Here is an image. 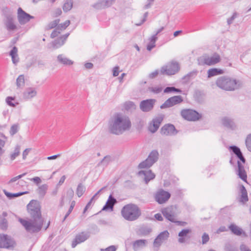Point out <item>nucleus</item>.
I'll return each mask as SVG.
<instances>
[{
  "mask_svg": "<svg viewBox=\"0 0 251 251\" xmlns=\"http://www.w3.org/2000/svg\"><path fill=\"white\" fill-rule=\"evenodd\" d=\"M27 210L31 218L30 221L22 218H19V221L27 231L30 233L39 232L44 223L39 202L36 200H31L27 205Z\"/></svg>",
  "mask_w": 251,
  "mask_h": 251,
  "instance_id": "1",
  "label": "nucleus"
},
{
  "mask_svg": "<svg viewBox=\"0 0 251 251\" xmlns=\"http://www.w3.org/2000/svg\"><path fill=\"white\" fill-rule=\"evenodd\" d=\"M131 127V122L128 117L121 113H116L108 123V130L110 133L119 135L128 130Z\"/></svg>",
  "mask_w": 251,
  "mask_h": 251,
  "instance_id": "2",
  "label": "nucleus"
},
{
  "mask_svg": "<svg viewBox=\"0 0 251 251\" xmlns=\"http://www.w3.org/2000/svg\"><path fill=\"white\" fill-rule=\"evenodd\" d=\"M216 85L226 91H234L240 87V82L236 79L227 76L218 77L216 81Z\"/></svg>",
  "mask_w": 251,
  "mask_h": 251,
  "instance_id": "3",
  "label": "nucleus"
},
{
  "mask_svg": "<svg viewBox=\"0 0 251 251\" xmlns=\"http://www.w3.org/2000/svg\"><path fill=\"white\" fill-rule=\"evenodd\" d=\"M121 213L122 217L128 221H135L141 215V211L139 207L133 203L125 205L122 208Z\"/></svg>",
  "mask_w": 251,
  "mask_h": 251,
  "instance_id": "4",
  "label": "nucleus"
},
{
  "mask_svg": "<svg viewBox=\"0 0 251 251\" xmlns=\"http://www.w3.org/2000/svg\"><path fill=\"white\" fill-rule=\"evenodd\" d=\"M159 152L156 150H152L149 154L146 160L138 165L139 169L149 168L151 167L159 159Z\"/></svg>",
  "mask_w": 251,
  "mask_h": 251,
  "instance_id": "5",
  "label": "nucleus"
},
{
  "mask_svg": "<svg viewBox=\"0 0 251 251\" xmlns=\"http://www.w3.org/2000/svg\"><path fill=\"white\" fill-rule=\"evenodd\" d=\"M16 246V242L11 236L0 234V248L14 250Z\"/></svg>",
  "mask_w": 251,
  "mask_h": 251,
  "instance_id": "6",
  "label": "nucleus"
},
{
  "mask_svg": "<svg viewBox=\"0 0 251 251\" xmlns=\"http://www.w3.org/2000/svg\"><path fill=\"white\" fill-rule=\"evenodd\" d=\"M180 115L183 118L189 121H196L201 118V114L196 110L191 109L182 110Z\"/></svg>",
  "mask_w": 251,
  "mask_h": 251,
  "instance_id": "7",
  "label": "nucleus"
},
{
  "mask_svg": "<svg viewBox=\"0 0 251 251\" xmlns=\"http://www.w3.org/2000/svg\"><path fill=\"white\" fill-rule=\"evenodd\" d=\"M179 70V64L176 62H173L166 66H163L161 68V74L167 75H175Z\"/></svg>",
  "mask_w": 251,
  "mask_h": 251,
  "instance_id": "8",
  "label": "nucleus"
},
{
  "mask_svg": "<svg viewBox=\"0 0 251 251\" xmlns=\"http://www.w3.org/2000/svg\"><path fill=\"white\" fill-rule=\"evenodd\" d=\"M183 101L181 96H175L167 99L161 106V109L171 107L175 105L179 104Z\"/></svg>",
  "mask_w": 251,
  "mask_h": 251,
  "instance_id": "9",
  "label": "nucleus"
},
{
  "mask_svg": "<svg viewBox=\"0 0 251 251\" xmlns=\"http://www.w3.org/2000/svg\"><path fill=\"white\" fill-rule=\"evenodd\" d=\"M17 18L19 24L21 25H24L33 19L34 17L27 13L25 12L22 8L19 7L18 9Z\"/></svg>",
  "mask_w": 251,
  "mask_h": 251,
  "instance_id": "10",
  "label": "nucleus"
},
{
  "mask_svg": "<svg viewBox=\"0 0 251 251\" xmlns=\"http://www.w3.org/2000/svg\"><path fill=\"white\" fill-rule=\"evenodd\" d=\"M90 232L82 231L76 235L75 239L73 240L71 244L72 248H75L77 244L85 242L90 237Z\"/></svg>",
  "mask_w": 251,
  "mask_h": 251,
  "instance_id": "11",
  "label": "nucleus"
},
{
  "mask_svg": "<svg viewBox=\"0 0 251 251\" xmlns=\"http://www.w3.org/2000/svg\"><path fill=\"white\" fill-rule=\"evenodd\" d=\"M155 101L156 100L152 99L143 100L140 103V108L143 112H149L153 108Z\"/></svg>",
  "mask_w": 251,
  "mask_h": 251,
  "instance_id": "12",
  "label": "nucleus"
},
{
  "mask_svg": "<svg viewBox=\"0 0 251 251\" xmlns=\"http://www.w3.org/2000/svg\"><path fill=\"white\" fill-rule=\"evenodd\" d=\"M170 197L171 194L170 193L165 191L163 189H160L156 193L155 199L158 203L162 204L167 201Z\"/></svg>",
  "mask_w": 251,
  "mask_h": 251,
  "instance_id": "13",
  "label": "nucleus"
},
{
  "mask_svg": "<svg viewBox=\"0 0 251 251\" xmlns=\"http://www.w3.org/2000/svg\"><path fill=\"white\" fill-rule=\"evenodd\" d=\"M169 237V233L167 230H164L160 233L154 240V247L159 248L163 242L167 240Z\"/></svg>",
  "mask_w": 251,
  "mask_h": 251,
  "instance_id": "14",
  "label": "nucleus"
},
{
  "mask_svg": "<svg viewBox=\"0 0 251 251\" xmlns=\"http://www.w3.org/2000/svg\"><path fill=\"white\" fill-rule=\"evenodd\" d=\"M202 65H207L211 66L219 63L221 60L220 56L217 53H215L213 56L211 57L205 56L202 59Z\"/></svg>",
  "mask_w": 251,
  "mask_h": 251,
  "instance_id": "15",
  "label": "nucleus"
},
{
  "mask_svg": "<svg viewBox=\"0 0 251 251\" xmlns=\"http://www.w3.org/2000/svg\"><path fill=\"white\" fill-rule=\"evenodd\" d=\"M160 132L162 135H176L177 133V131L173 125L168 124L161 127Z\"/></svg>",
  "mask_w": 251,
  "mask_h": 251,
  "instance_id": "16",
  "label": "nucleus"
},
{
  "mask_svg": "<svg viewBox=\"0 0 251 251\" xmlns=\"http://www.w3.org/2000/svg\"><path fill=\"white\" fill-rule=\"evenodd\" d=\"M4 23L6 29L8 31L14 30L17 28L14 24V16L11 14H7L6 16Z\"/></svg>",
  "mask_w": 251,
  "mask_h": 251,
  "instance_id": "17",
  "label": "nucleus"
},
{
  "mask_svg": "<svg viewBox=\"0 0 251 251\" xmlns=\"http://www.w3.org/2000/svg\"><path fill=\"white\" fill-rule=\"evenodd\" d=\"M117 200L112 196V194H110L105 204L102 208V210L106 211L109 209L113 210L114 206L116 203H117Z\"/></svg>",
  "mask_w": 251,
  "mask_h": 251,
  "instance_id": "18",
  "label": "nucleus"
},
{
  "mask_svg": "<svg viewBox=\"0 0 251 251\" xmlns=\"http://www.w3.org/2000/svg\"><path fill=\"white\" fill-rule=\"evenodd\" d=\"M140 176H144V181L146 184L155 178V175L151 170L148 171H140L138 173Z\"/></svg>",
  "mask_w": 251,
  "mask_h": 251,
  "instance_id": "19",
  "label": "nucleus"
},
{
  "mask_svg": "<svg viewBox=\"0 0 251 251\" xmlns=\"http://www.w3.org/2000/svg\"><path fill=\"white\" fill-rule=\"evenodd\" d=\"M237 172L239 177L244 181L247 182V175L244 169V166L239 160L237 161Z\"/></svg>",
  "mask_w": 251,
  "mask_h": 251,
  "instance_id": "20",
  "label": "nucleus"
},
{
  "mask_svg": "<svg viewBox=\"0 0 251 251\" xmlns=\"http://www.w3.org/2000/svg\"><path fill=\"white\" fill-rule=\"evenodd\" d=\"M163 120V118L161 117H156L152 120V125L149 126V130L151 133L155 132L158 129L160 125Z\"/></svg>",
  "mask_w": 251,
  "mask_h": 251,
  "instance_id": "21",
  "label": "nucleus"
},
{
  "mask_svg": "<svg viewBox=\"0 0 251 251\" xmlns=\"http://www.w3.org/2000/svg\"><path fill=\"white\" fill-rule=\"evenodd\" d=\"M228 228L231 230L232 233L236 235L240 236L243 235L244 237L247 236L246 232H244L241 228L238 227L234 224H231L228 226Z\"/></svg>",
  "mask_w": 251,
  "mask_h": 251,
  "instance_id": "22",
  "label": "nucleus"
},
{
  "mask_svg": "<svg viewBox=\"0 0 251 251\" xmlns=\"http://www.w3.org/2000/svg\"><path fill=\"white\" fill-rule=\"evenodd\" d=\"M148 242L146 239H139L135 241L132 243L133 250L134 251H138L139 250L145 247Z\"/></svg>",
  "mask_w": 251,
  "mask_h": 251,
  "instance_id": "23",
  "label": "nucleus"
},
{
  "mask_svg": "<svg viewBox=\"0 0 251 251\" xmlns=\"http://www.w3.org/2000/svg\"><path fill=\"white\" fill-rule=\"evenodd\" d=\"M37 92L34 88L28 87L23 93V98L25 100L30 99L36 96Z\"/></svg>",
  "mask_w": 251,
  "mask_h": 251,
  "instance_id": "24",
  "label": "nucleus"
},
{
  "mask_svg": "<svg viewBox=\"0 0 251 251\" xmlns=\"http://www.w3.org/2000/svg\"><path fill=\"white\" fill-rule=\"evenodd\" d=\"M7 216L6 212H3L2 215H0V229L5 230L8 227V222L5 217Z\"/></svg>",
  "mask_w": 251,
  "mask_h": 251,
  "instance_id": "25",
  "label": "nucleus"
},
{
  "mask_svg": "<svg viewBox=\"0 0 251 251\" xmlns=\"http://www.w3.org/2000/svg\"><path fill=\"white\" fill-rule=\"evenodd\" d=\"M223 125L232 130H234L236 128V125L233 120L227 117H225L222 120Z\"/></svg>",
  "mask_w": 251,
  "mask_h": 251,
  "instance_id": "26",
  "label": "nucleus"
},
{
  "mask_svg": "<svg viewBox=\"0 0 251 251\" xmlns=\"http://www.w3.org/2000/svg\"><path fill=\"white\" fill-rule=\"evenodd\" d=\"M57 61L59 63L66 66H70L73 64L74 62L65 57L63 54H59L57 57Z\"/></svg>",
  "mask_w": 251,
  "mask_h": 251,
  "instance_id": "27",
  "label": "nucleus"
},
{
  "mask_svg": "<svg viewBox=\"0 0 251 251\" xmlns=\"http://www.w3.org/2000/svg\"><path fill=\"white\" fill-rule=\"evenodd\" d=\"M191 232V230L190 229L185 228L183 229L178 233V236L179 238L178 239V241L179 243H184L185 237L187 236V235Z\"/></svg>",
  "mask_w": 251,
  "mask_h": 251,
  "instance_id": "28",
  "label": "nucleus"
},
{
  "mask_svg": "<svg viewBox=\"0 0 251 251\" xmlns=\"http://www.w3.org/2000/svg\"><path fill=\"white\" fill-rule=\"evenodd\" d=\"M224 73V71L221 69L218 68H212L210 69L207 71V77L208 78L213 77L219 75H222Z\"/></svg>",
  "mask_w": 251,
  "mask_h": 251,
  "instance_id": "29",
  "label": "nucleus"
},
{
  "mask_svg": "<svg viewBox=\"0 0 251 251\" xmlns=\"http://www.w3.org/2000/svg\"><path fill=\"white\" fill-rule=\"evenodd\" d=\"M240 192L242 194L240 197V201L242 202H246L248 201V193L245 187L243 185L240 186Z\"/></svg>",
  "mask_w": 251,
  "mask_h": 251,
  "instance_id": "30",
  "label": "nucleus"
},
{
  "mask_svg": "<svg viewBox=\"0 0 251 251\" xmlns=\"http://www.w3.org/2000/svg\"><path fill=\"white\" fill-rule=\"evenodd\" d=\"M4 194L6 196V197L10 200L13 199L15 198L18 197L19 196H21L24 194H27L28 193V192L25 191L23 192H18L16 193H11L10 192H7L5 190H3Z\"/></svg>",
  "mask_w": 251,
  "mask_h": 251,
  "instance_id": "31",
  "label": "nucleus"
},
{
  "mask_svg": "<svg viewBox=\"0 0 251 251\" xmlns=\"http://www.w3.org/2000/svg\"><path fill=\"white\" fill-rule=\"evenodd\" d=\"M197 73L198 71L197 70L192 71L185 75L182 77V79L184 80V82L186 83L188 82L190 79L194 78L197 75Z\"/></svg>",
  "mask_w": 251,
  "mask_h": 251,
  "instance_id": "32",
  "label": "nucleus"
},
{
  "mask_svg": "<svg viewBox=\"0 0 251 251\" xmlns=\"http://www.w3.org/2000/svg\"><path fill=\"white\" fill-rule=\"evenodd\" d=\"M64 43L65 42L60 37H59L52 42V46L53 48L58 49L63 46Z\"/></svg>",
  "mask_w": 251,
  "mask_h": 251,
  "instance_id": "33",
  "label": "nucleus"
},
{
  "mask_svg": "<svg viewBox=\"0 0 251 251\" xmlns=\"http://www.w3.org/2000/svg\"><path fill=\"white\" fill-rule=\"evenodd\" d=\"M48 188V186L46 184H43L38 187L37 193L41 197L43 198L45 195Z\"/></svg>",
  "mask_w": 251,
  "mask_h": 251,
  "instance_id": "34",
  "label": "nucleus"
},
{
  "mask_svg": "<svg viewBox=\"0 0 251 251\" xmlns=\"http://www.w3.org/2000/svg\"><path fill=\"white\" fill-rule=\"evenodd\" d=\"M60 22V19H56L50 23H49L47 26L45 27V29L46 30H49L50 29H51L54 28H56L58 24Z\"/></svg>",
  "mask_w": 251,
  "mask_h": 251,
  "instance_id": "35",
  "label": "nucleus"
},
{
  "mask_svg": "<svg viewBox=\"0 0 251 251\" xmlns=\"http://www.w3.org/2000/svg\"><path fill=\"white\" fill-rule=\"evenodd\" d=\"M20 148L21 146L19 145H17L14 149L13 152L10 154V158L13 161L19 155L20 153Z\"/></svg>",
  "mask_w": 251,
  "mask_h": 251,
  "instance_id": "36",
  "label": "nucleus"
},
{
  "mask_svg": "<svg viewBox=\"0 0 251 251\" xmlns=\"http://www.w3.org/2000/svg\"><path fill=\"white\" fill-rule=\"evenodd\" d=\"M73 2L72 0H66L63 5V9L64 12L70 11L73 7Z\"/></svg>",
  "mask_w": 251,
  "mask_h": 251,
  "instance_id": "37",
  "label": "nucleus"
},
{
  "mask_svg": "<svg viewBox=\"0 0 251 251\" xmlns=\"http://www.w3.org/2000/svg\"><path fill=\"white\" fill-rule=\"evenodd\" d=\"M172 92L180 93L182 92L181 89L176 88L174 86L167 87L164 90V93H171Z\"/></svg>",
  "mask_w": 251,
  "mask_h": 251,
  "instance_id": "38",
  "label": "nucleus"
},
{
  "mask_svg": "<svg viewBox=\"0 0 251 251\" xmlns=\"http://www.w3.org/2000/svg\"><path fill=\"white\" fill-rule=\"evenodd\" d=\"M85 191V187L81 183H80L78 184L76 190V194L78 197H80L82 196L83 193Z\"/></svg>",
  "mask_w": 251,
  "mask_h": 251,
  "instance_id": "39",
  "label": "nucleus"
},
{
  "mask_svg": "<svg viewBox=\"0 0 251 251\" xmlns=\"http://www.w3.org/2000/svg\"><path fill=\"white\" fill-rule=\"evenodd\" d=\"M25 83V77L23 75H20L16 79V85L18 88H21L24 86Z\"/></svg>",
  "mask_w": 251,
  "mask_h": 251,
  "instance_id": "40",
  "label": "nucleus"
},
{
  "mask_svg": "<svg viewBox=\"0 0 251 251\" xmlns=\"http://www.w3.org/2000/svg\"><path fill=\"white\" fill-rule=\"evenodd\" d=\"M20 129V126L19 124H15L13 125L10 129L9 133L11 136H14L17 133Z\"/></svg>",
  "mask_w": 251,
  "mask_h": 251,
  "instance_id": "41",
  "label": "nucleus"
},
{
  "mask_svg": "<svg viewBox=\"0 0 251 251\" xmlns=\"http://www.w3.org/2000/svg\"><path fill=\"white\" fill-rule=\"evenodd\" d=\"M175 210L176 208L174 207L173 205L168 206L162 209V213H167L169 214H173L175 215Z\"/></svg>",
  "mask_w": 251,
  "mask_h": 251,
  "instance_id": "42",
  "label": "nucleus"
},
{
  "mask_svg": "<svg viewBox=\"0 0 251 251\" xmlns=\"http://www.w3.org/2000/svg\"><path fill=\"white\" fill-rule=\"evenodd\" d=\"M92 6L97 9H102L105 8L103 0H99L94 3Z\"/></svg>",
  "mask_w": 251,
  "mask_h": 251,
  "instance_id": "43",
  "label": "nucleus"
},
{
  "mask_svg": "<svg viewBox=\"0 0 251 251\" xmlns=\"http://www.w3.org/2000/svg\"><path fill=\"white\" fill-rule=\"evenodd\" d=\"M70 24V20H66L64 23L61 24H58L57 28L60 30L62 31L63 30L65 29Z\"/></svg>",
  "mask_w": 251,
  "mask_h": 251,
  "instance_id": "44",
  "label": "nucleus"
},
{
  "mask_svg": "<svg viewBox=\"0 0 251 251\" xmlns=\"http://www.w3.org/2000/svg\"><path fill=\"white\" fill-rule=\"evenodd\" d=\"M148 90L154 94H159L162 91V87H149Z\"/></svg>",
  "mask_w": 251,
  "mask_h": 251,
  "instance_id": "45",
  "label": "nucleus"
},
{
  "mask_svg": "<svg viewBox=\"0 0 251 251\" xmlns=\"http://www.w3.org/2000/svg\"><path fill=\"white\" fill-rule=\"evenodd\" d=\"M230 149L236 155V157L238 156L242 153L240 149L237 146H230Z\"/></svg>",
  "mask_w": 251,
  "mask_h": 251,
  "instance_id": "46",
  "label": "nucleus"
},
{
  "mask_svg": "<svg viewBox=\"0 0 251 251\" xmlns=\"http://www.w3.org/2000/svg\"><path fill=\"white\" fill-rule=\"evenodd\" d=\"M245 144L248 151L251 152V133L246 137Z\"/></svg>",
  "mask_w": 251,
  "mask_h": 251,
  "instance_id": "47",
  "label": "nucleus"
},
{
  "mask_svg": "<svg viewBox=\"0 0 251 251\" xmlns=\"http://www.w3.org/2000/svg\"><path fill=\"white\" fill-rule=\"evenodd\" d=\"M163 215L169 221L172 222V223H175V221H176V220H175V215H172V214H167V213H162Z\"/></svg>",
  "mask_w": 251,
  "mask_h": 251,
  "instance_id": "48",
  "label": "nucleus"
},
{
  "mask_svg": "<svg viewBox=\"0 0 251 251\" xmlns=\"http://www.w3.org/2000/svg\"><path fill=\"white\" fill-rule=\"evenodd\" d=\"M225 251H236V248L229 243L226 244L225 246Z\"/></svg>",
  "mask_w": 251,
  "mask_h": 251,
  "instance_id": "49",
  "label": "nucleus"
},
{
  "mask_svg": "<svg viewBox=\"0 0 251 251\" xmlns=\"http://www.w3.org/2000/svg\"><path fill=\"white\" fill-rule=\"evenodd\" d=\"M15 99L14 98L12 97H7L6 99V102L7 104L12 107H15L16 104L12 102V100Z\"/></svg>",
  "mask_w": 251,
  "mask_h": 251,
  "instance_id": "50",
  "label": "nucleus"
},
{
  "mask_svg": "<svg viewBox=\"0 0 251 251\" xmlns=\"http://www.w3.org/2000/svg\"><path fill=\"white\" fill-rule=\"evenodd\" d=\"M61 31L57 27L52 31L50 34L51 38H54L60 33Z\"/></svg>",
  "mask_w": 251,
  "mask_h": 251,
  "instance_id": "51",
  "label": "nucleus"
},
{
  "mask_svg": "<svg viewBox=\"0 0 251 251\" xmlns=\"http://www.w3.org/2000/svg\"><path fill=\"white\" fill-rule=\"evenodd\" d=\"M140 230L143 235H147L151 231V229L148 227H142Z\"/></svg>",
  "mask_w": 251,
  "mask_h": 251,
  "instance_id": "52",
  "label": "nucleus"
},
{
  "mask_svg": "<svg viewBox=\"0 0 251 251\" xmlns=\"http://www.w3.org/2000/svg\"><path fill=\"white\" fill-rule=\"evenodd\" d=\"M26 173H24L21 175H20L18 176H16L15 177H14L13 178H12L9 181V183H12V182H15L16 181H17L18 179H19L20 178H21L22 177H23L24 176H25V175H26Z\"/></svg>",
  "mask_w": 251,
  "mask_h": 251,
  "instance_id": "53",
  "label": "nucleus"
},
{
  "mask_svg": "<svg viewBox=\"0 0 251 251\" xmlns=\"http://www.w3.org/2000/svg\"><path fill=\"white\" fill-rule=\"evenodd\" d=\"M115 1V0H103L105 8L111 6Z\"/></svg>",
  "mask_w": 251,
  "mask_h": 251,
  "instance_id": "54",
  "label": "nucleus"
},
{
  "mask_svg": "<svg viewBox=\"0 0 251 251\" xmlns=\"http://www.w3.org/2000/svg\"><path fill=\"white\" fill-rule=\"evenodd\" d=\"M209 240V237L208 234H207L206 233H204L202 236V244H206L207 242H208Z\"/></svg>",
  "mask_w": 251,
  "mask_h": 251,
  "instance_id": "55",
  "label": "nucleus"
},
{
  "mask_svg": "<svg viewBox=\"0 0 251 251\" xmlns=\"http://www.w3.org/2000/svg\"><path fill=\"white\" fill-rule=\"evenodd\" d=\"M149 13L148 12H146L144 14L143 18L141 20V22L139 23H137L136 24L137 26H140L144 22H145L147 20V18L148 16Z\"/></svg>",
  "mask_w": 251,
  "mask_h": 251,
  "instance_id": "56",
  "label": "nucleus"
},
{
  "mask_svg": "<svg viewBox=\"0 0 251 251\" xmlns=\"http://www.w3.org/2000/svg\"><path fill=\"white\" fill-rule=\"evenodd\" d=\"M237 13L234 12L230 18L227 19V23L228 25H230L232 23L233 21L237 17Z\"/></svg>",
  "mask_w": 251,
  "mask_h": 251,
  "instance_id": "57",
  "label": "nucleus"
},
{
  "mask_svg": "<svg viewBox=\"0 0 251 251\" xmlns=\"http://www.w3.org/2000/svg\"><path fill=\"white\" fill-rule=\"evenodd\" d=\"M17 52H18L17 48L16 47H14L10 51V53H9L10 55L11 56H17V57H18Z\"/></svg>",
  "mask_w": 251,
  "mask_h": 251,
  "instance_id": "58",
  "label": "nucleus"
},
{
  "mask_svg": "<svg viewBox=\"0 0 251 251\" xmlns=\"http://www.w3.org/2000/svg\"><path fill=\"white\" fill-rule=\"evenodd\" d=\"M154 0H147V4L144 6V9H147L150 8L152 5Z\"/></svg>",
  "mask_w": 251,
  "mask_h": 251,
  "instance_id": "59",
  "label": "nucleus"
},
{
  "mask_svg": "<svg viewBox=\"0 0 251 251\" xmlns=\"http://www.w3.org/2000/svg\"><path fill=\"white\" fill-rule=\"evenodd\" d=\"M62 14V10L60 8L56 9L53 14V16L54 17H57L61 15Z\"/></svg>",
  "mask_w": 251,
  "mask_h": 251,
  "instance_id": "60",
  "label": "nucleus"
},
{
  "mask_svg": "<svg viewBox=\"0 0 251 251\" xmlns=\"http://www.w3.org/2000/svg\"><path fill=\"white\" fill-rule=\"evenodd\" d=\"M135 105L134 103L132 101L126 102L125 103V107L126 109H129L133 107Z\"/></svg>",
  "mask_w": 251,
  "mask_h": 251,
  "instance_id": "61",
  "label": "nucleus"
},
{
  "mask_svg": "<svg viewBox=\"0 0 251 251\" xmlns=\"http://www.w3.org/2000/svg\"><path fill=\"white\" fill-rule=\"evenodd\" d=\"M74 195V192L72 188H70L67 192V196L70 199H72Z\"/></svg>",
  "mask_w": 251,
  "mask_h": 251,
  "instance_id": "62",
  "label": "nucleus"
},
{
  "mask_svg": "<svg viewBox=\"0 0 251 251\" xmlns=\"http://www.w3.org/2000/svg\"><path fill=\"white\" fill-rule=\"evenodd\" d=\"M116 247L115 246L112 245L106 248L105 250H102V251H116Z\"/></svg>",
  "mask_w": 251,
  "mask_h": 251,
  "instance_id": "63",
  "label": "nucleus"
},
{
  "mask_svg": "<svg viewBox=\"0 0 251 251\" xmlns=\"http://www.w3.org/2000/svg\"><path fill=\"white\" fill-rule=\"evenodd\" d=\"M241 251H251L249 248L245 244H241L240 246Z\"/></svg>",
  "mask_w": 251,
  "mask_h": 251,
  "instance_id": "64",
  "label": "nucleus"
}]
</instances>
